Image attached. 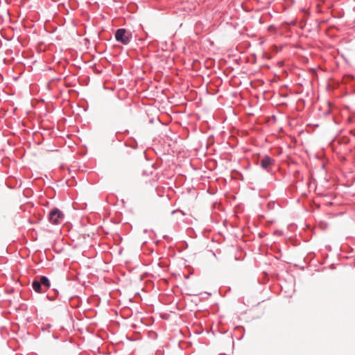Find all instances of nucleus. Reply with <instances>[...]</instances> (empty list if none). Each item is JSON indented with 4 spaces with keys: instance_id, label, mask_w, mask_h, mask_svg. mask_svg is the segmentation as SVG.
Masks as SVG:
<instances>
[{
    "instance_id": "423d86ee",
    "label": "nucleus",
    "mask_w": 355,
    "mask_h": 355,
    "mask_svg": "<svg viewBox=\"0 0 355 355\" xmlns=\"http://www.w3.org/2000/svg\"><path fill=\"white\" fill-rule=\"evenodd\" d=\"M178 212H180L182 216H184V213L182 211L179 210V209L173 210V211L171 212V214H174L178 213Z\"/></svg>"
},
{
    "instance_id": "20e7f679",
    "label": "nucleus",
    "mask_w": 355,
    "mask_h": 355,
    "mask_svg": "<svg viewBox=\"0 0 355 355\" xmlns=\"http://www.w3.org/2000/svg\"><path fill=\"white\" fill-rule=\"evenodd\" d=\"M32 288L36 293H38L46 292V290L42 288V284L40 283L39 279H35L32 282Z\"/></svg>"
},
{
    "instance_id": "f257e3e1",
    "label": "nucleus",
    "mask_w": 355,
    "mask_h": 355,
    "mask_svg": "<svg viewBox=\"0 0 355 355\" xmlns=\"http://www.w3.org/2000/svg\"><path fill=\"white\" fill-rule=\"evenodd\" d=\"M115 40L124 45H128L132 40V35L125 28H119L115 32Z\"/></svg>"
},
{
    "instance_id": "39448f33",
    "label": "nucleus",
    "mask_w": 355,
    "mask_h": 355,
    "mask_svg": "<svg viewBox=\"0 0 355 355\" xmlns=\"http://www.w3.org/2000/svg\"><path fill=\"white\" fill-rule=\"evenodd\" d=\"M40 283L42 284V286L44 288V290H47L51 286V282L49 278L46 276H41L39 279Z\"/></svg>"
},
{
    "instance_id": "f03ea898",
    "label": "nucleus",
    "mask_w": 355,
    "mask_h": 355,
    "mask_svg": "<svg viewBox=\"0 0 355 355\" xmlns=\"http://www.w3.org/2000/svg\"><path fill=\"white\" fill-rule=\"evenodd\" d=\"M64 218L63 213L58 209H52L49 214V220L55 225L60 224Z\"/></svg>"
},
{
    "instance_id": "7ed1b4c3",
    "label": "nucleus",
    "mask_w": 355,
    "mask_h": 355,
    "mask_svg": "<svg viewBox=\"0 0 355 355\" xmlns=\"http://www.w3.org/2000/svg\"><path fill=\"white\" fill-rule=\"evenodd\" d=\"M272 163V159L268 156H265L260 162L261 166L267 171H269V166Z\"/></svg>"
},
{
    "instance_id": "6e6552de",
    "label": "nucleus",
    "mask_w": 355,
    "mask_h": 355,
    "mask_svg": "<svg viewBox=\"0 0 355 355\" xmlns=\"http://www.w3.org/2000/svg\"><path fill=\"white\" fill-rule=\"evenodd\" d=\"M290 1H293V0H289Z\"/></svg>"
},
{
    "instance_id": "0eeeda50",
    "label": "nucleus",
    "mask_w": 355,
    "mask_h": 355,
    "mask_svg": "<svg viewBox=\"0 0 355 355\" xmlns=\"http://www.w3.org/2000/svg\"><path fill=\"white\" fill-rule=\"evenodd\" d=\"M292 226H293V225H291V224L289 225L290 230L291 229Z\"/></svg>"
}]
</instances>
